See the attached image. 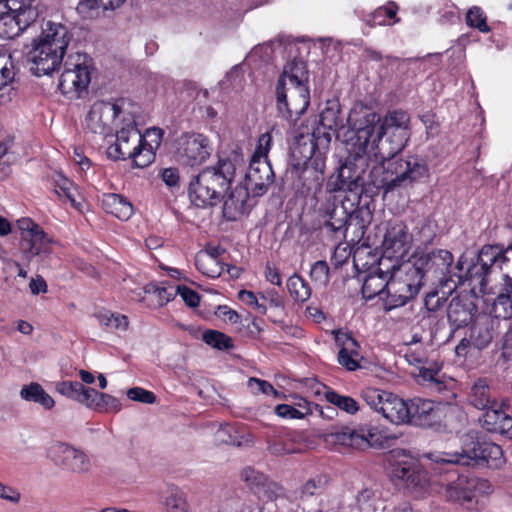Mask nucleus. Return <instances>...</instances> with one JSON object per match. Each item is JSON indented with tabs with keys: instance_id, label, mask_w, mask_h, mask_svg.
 Here are the masks:
<instances>
[{
	"instance_id": "nucleus-1",
	"label": "nucleus",
	"mask_w": 512,
	"mask_h": 512,
	"mask_svg": "<svg viewBox=\"0 0 512 512\" xmlns=\"http://www.w3.org/2000/svg\"><path fill=\"white\" fill-rule=\"evenodd\" d=\"M348 124L356 133V156L368 150L380 165L370 171V183L385 193L407 187L426 178L429 169L417 156L394 159L410 137V115L401 109L389 110L384 117L362 103L350 110Z\"/></svg>"
},
{
	"instance_id": "nucleus-2",
	"label": "nucleus",
	"mask_w": 512,
	"mask_h": 512,
	"mask_svg": "<svg viewBox=\"0 0 512 512\" xmlns=\"http://www.w3.org/2000/svg\"><path fill=\"white\" fill-rule=\"evenodd\" d=\"M65 55L33 39L31 48L26 53V61L35 76L51 75L64 63L60 76L59 89L70 99L79 98L91 81L89 59L85 54Z\"/></svg>"
},
{
	"instance_id": "nucleus-3",
	"label": "nucleus",
	"mask_w": 512,
	"mask_h": 512,
	"mask_svg": "<svg viewBox=\"0 0 512 512\" xmlns=\"http://www.w3.org/2000/svg\"><path fill=\"white\" fill-rule=\"evenodd\" d=\"M241 164L242 159L235 155L233 158L219 159L217 165L193 176L188 186L190 201L197 207L217 205L230 188Z\"/></svg>"
},
{
	"instance_id": "nucleus-4",
	"label": "nucleus",
	"mask_w": 512,
	"mask_h": 512,
	"mask_svg": "<svg viewBox=\"0 0 512 512\" xmlns=\"http://www.w3.org/2000/svg\"><path fill=\"white\" fill-rule=\"evenodd\" d=\"M308 75L304 62L288 63L276 85L277 109L283 118L296 121L305 113L310 103L307 86Z\"/></svg>"
},
{
	"instance_id": "nucleus-5",
	"label": "nucleus",
	"mask_w": 512,
	"mask_h": 512,
	"mask_svg": "<svg viewBox=\"0 0 512 512\" xmlns=\"http://www.w3.org/2000/svg\"><path fill=\"white\" fill-rule=\"evenodd\" d=\"M437 464L469 465L471 461H484L494 468L501 467L505 460L502 448L492 442H480L472 434L462 439L461 452L431 451L424 454Z\"/></svg>"
},
{
	"instance_id": "nucleus-6",
	"label": "nucleus",
	"mask_w": 512,
	"mask_h": 512,
	"mask_svg": "<svg viewBox=\"0 0 512 512\" xmlns=\"http://www.w3.org/2000/svg\"><path fill=\"white\" fill-rule=\"evenodd\" d=\"M122 127L116 129V140L107 148V156L112 160L132 159L135 166L144 168L155 159V153L137 129L131 118L122 119Z\"/></svg>"
},
{
	"instance_id": "nucleus-7",
	"label": "nucleus",
	"mask_w": 512,
	"mask_h": 512,
	"mask_svg": "<svg viewBox=\"0 0 512 512\" xmlns=\"http://www.w3.org/2000/svg\"><path fill=\"white\" fill-rule=\"evenodd\" d=\"M328 219L324 221L323 228L335 239H346L349 229L354 228L352 242L360 241L363 237L369 220L364 219L362 209L348 211L344 201L333 203L326 209Z\"/></svg>"
},
{
	"instance_id": "nucleus-8",
	"label": "nucleus",
	"mask_w": 512,
	"mask_h": 512,
	"mask_svg": "<svg viewBox=\"0 0 512 512\" xmlns=\"http://www.w3.org/2000/svg\"><path fill=\"white\" fill-rule=\"evenodd\" d=\"M395 268V265L392 266ZM422 276H417L416 270L409 265L397 270L388 279L385 304L388 310L402 307L412 300L422 287Z\"/></svg>"
},
{
	"instance_id": "nucleus-9",
	"label": "nucleus",
	"mask_w": 512,
	"mask_h": 512,
	"mask_svg": "<svg viewBox=\"0 0 512 512\" xmlns=\"http://www.w3.org/2000/svg\"><path fill=\"white\" fill-rule=\"evenodd\" d=\"M492 492L493 485L487 479L461 474L445 485L443 495L447 501L470 509L478 503V496Z\"/></svg>"
},
{
	"instance_id": "nucleus-10",
	"label": "nucleus",
	"mask_w": 512,
	"mask_h": 512,
	"mask_svg": "<svg viewBox=\"0 0 512 512\" xmlns=\"http://www.w3.org/2000/svg\"><path fill=\"white\" fill-rule=\"evenodd\" d=\"M361 398L373 410L394 424H404L409 421V404L396 394L366 387L361 391Z\"/></svg>"
},
{
	"instance_id": "nucleus-11",
	"label": "nucleus",
	"mask_w": 512,
	"mask_h": 512,
	"mask_svg": "<svg viewBox=\"0 0 512 512\" xmlns=\"http://www.w3.org/2000/svg\"><path fill=\"white\" fill-rule=\"evenodd\" d=\"M357 137L351 138L349 156L345 162L339 167L337 174L332 175L329 179V186L332 190H356L363 184L362 172L366 160L373 157V152L368 150L367 153L362 156H356L355 151L357 150Z\"/></svg>"
},
{
	"instance_id": "nucleus-12",
	"label": "nucleus",
	"mask_w": 512,
	"mask_h": 512,
	"mask_svg": "<svg viewBox=\"0 0 512 512\" xmlns=\"http://www.w3.org/2000/svg\"><path fill=\"white\" fill-rule=\"evenodd\" d=\"M453 260L450 251L438 249L417 256L409 267L416 270L417 276H422L423 284L425 278L442 283L451 277Z\"/></svg>"
},
{
	"instance_id": "nucleus-13",
	"label": "nucleus",
	"mask_w": 512,
	"mask_h": 512,
	"mask_svg": "<svg viewBox=\"0 0 512 512\" xmlns=\"http://www.w3.org/2000/svg\"><path fill=\"white\" fill-rule=\"evenodd\" d=\"M47 457L59 468L74 474H85L91 468L89 456L65 442H54L47 449Z\"/></svg>"
},
{
	"instance_id": "nucleus-14",
	"label": "nucleus",
	"mask_w": 512,
	"mask_h": 512,
	"mask_svg": "<svg viewBox=\"0 0 512 512\" xmlns=\"http://www.w3.org/2000/svg\"><path fill=\"white\" fill-rule=\"evenodd\" d=\"M122 114L121 107L117 103L97 101L91 107L86 116V127L93 134L106 138L113 135L117 128V118Z\"/></svg>"
},
{
	"instance_id": "nucleus-15",
	"label": "nucleus",
	"mask_w": 512,
	"mask_h": 512,
	"mask_svg": "<svg viewBox=\"0 0 512 512\" xmlns=\"http://www.w3.org/2000/svg\"><path fill=\"white\" fill-rule=\"evenodd\" d=\"M412 240V235L403 222H390L382 243L383 257L396 261L404 259L412 246Z\"/></svg>"
},
{
	"instance_id": "nucleus-16",
	"label": "nucleus",
	"mask_w": 512,
	"mask_h": 512,
	"mask_svg": "<svg viewBox=\"0 0 512 512\" xmlns=\"http://www.w3.org/2000/svg\"><path fill=\"white\" fill-rule=\"evenodd\" d=\"M177 152L183 163L200 165L210 156V141L202 134H184L178 139Z\"/></svg>"
},
{
	"instance_id": "nucleus-17",
	"label": "nucleus",
	"mask_w": 512,
	"mask_h": 512,
	"mask_svg": "<svg viewBox=\"0 0 512 512\" xmlns=\"http://www.w3.org/2000/svg\"><path fill=\"white\" fill-rule=\"evenodd\" d=\"M391 477L401 481L406 487L424 489L427 485V473L421 468L417 460L403 455L391 464Z\"/></svg>"
},
{
	"instance_id": "nucleus-18",
	"label": "nucleus",
	"mask_w": 512,
	"mask_h": 512,
	"mask_svg": "<svg viewBox=\"0 0 512 512\" xmlns=\"http://www.w3.org/2000/svg\"><path fill=\"white\" fill-rule=\"evenodd\" d=\"M274 172L268 159H251L245 174V186L253 197L264 195L274 182Z\"/></svg>"
},
{
	"instance_id": "nucleus-19",
	"label": "nucleus",
	"mask_w": 512,
	"mask_h": 512,
	"mask_svg": "<svg viewBox=\"0 0 512 512\" xmlns=\"http://www.w3.org/2000/svg\"><path fill=\"white\" fill-rule=\"evenodd\" d=\"M20 9L16 12L10 10L0 18V38L14 39L21 35L36 18L35 10L20 1Z\"/></svg>"
},
{
	"instance_id": "nucleus-20",
	"label": "nucleus",
	"mask_w": 512,
	"mask_h": 512,
	"mask_svg": "<svg viewBox=\"0 0 512 512\" xmlns=\"http://www.w3.org/2000/svg\"><path fill=\"white\" fill-rule=\"evenodd\" d=\"M53 244L54 240L43 229L36 230L34 234L20 239L19 252L21 260L24 264L29 265L36 256L45 258L52 253Z\"/></svg>"
},
{
	"instance_id": "nucleus-21",
	"label": "nucleus",
	"mask_w": 512,
	"mask_h": 512,
	"mask_svg": "<svg viewBox=\"0 0 512 512\" xmlns=\"http://www.w3.org/2000/svg\"><path fill=\"white\" fill-rule=\"evenodd\" d=\"M35 39L66 55L72 33L65 24L46 21L41 27L40 35Z\"/></svg>"
},
{
	"instance_id": "nucleus-22",
	"label": "nucleus",
	"mask_w": 512,
	"mask_h": 512,
	"mask_svg": "<svg viewBox=\"0 0 512 512\" xmlns=\"http://www.w3.org/2000/svg\"><path fill=\"white\" fill-rule=\"evenodd\" d=\"M504 406H506L505 402L500 405L496 402L484 409L480 422L487 431L512 438V417L503 410Z\"/></svg>"
},
{
	"instance_id": "nucleus-23",
	"label": "nucleus",
	"mask_w": 512,
	"mask_h": 512,
	"mask_svg": "<svg viewBox=\"0 0 512 512\" xmlns=\"http://www.w3.org/2000/svg\"><path fill=\"white\" fill-rule=\"evenodd\" d=\"M330 142V133L321 131L320 129H317L311 135L301 134L299 137H296V142L292 148V154L294 156L300 155L304 163L309 158L313 157L317 149L328 150Z\"/></svg>"
},
{
	"instance_id": "nucleus-24",
	"label": "nucleus",
	"mask_w": 512,
	"mask_h": 512,
	"mask_svg": "<svg viewBox=\"0 0 512 512\" xmlns=\"http://www.w3.org/2000/svg\"><path fill=\"white\" fill-rule=\"evenodd\" d=\"M409 421L418 426H431L438 418L434 402L427 399H414L409 403Z\"/></svg>"
},
{
	"instance_id": "nucleus-25",
	"label": "nucleus",
	"mask_w": 512,
	"mask_h": 512,
	"mask_svg": "<svg viewBox=\"0 0 512 512\" xmlns=\"http://www.w3.org/2000/svg\"><path fill=\"white\" fill-rule=\"evenodd\" d=\"M476 307L468 300L452 298L447 307L448 322L455 329L467 326L473 317Z\"/></svg>"
},
{
	"instance_id": "nucleus-26",
	"label": "nucleus",
	"mask_w": 512,
	"mask_h": 512,
	"mask_svg": "<svg viewBox=\"0 0 512 512\" xmlns=\"http://www.w3.org/2000/svg\"><path fill=\"white\" fill-rule=\"evenodd\" d=\"M268 450L272 455L284 456L299 452V446L295 441L294 433L289 430H279L269 436Z\"/></svg>"
},
{
	"instance_id": "nucleus-27",
	"label": "nucleus",
	"mask_w": 512,
	"mask_h": 512,
	"mask_svg": "<svg viewBox=\"0 0 512 512\" xmlns=\"http://www.w3.org/2000/svg\"><path fill=\"white\" fill-rule=\"evenodd\" d=\"M55 389L61 395L73 399L86 406H91L92 396L97 395L94 388H86L77 381H60L55 384Z\"/></svg>"
},
{
	"instance_id": "nucleus-28",
	"label": "nucleus",
	"mask_w": 512,
	"mask_h": 512,
	"mask_svg": "<svg viewBox=\"0 0 512 512\" xmlns=\"http://www.w3.org/2000/svg\"><path fill=\"white\" fill-rule=\"evenodd\" d=\"M251 191L244 185L236 186L227 199L224 200L223 214L227 219L233 220L237 216L244 213L246 203L249 199Z\"/></svg>"
},
{
	"instance_id": "nucleus-29",
	"label": "nucleus",
	"mask_w": 512,
	"mask_h": 512,
	"mask_svg": "<svg viewBox=\"0 0 512 512\" xmlns=\"http://www.w3.org/2000/svg\"><path fill=\"white\" fill-rule=\"evenodd\" d=\"M161 504L166 512H190L186 493L173 484L168 485L162 491Z\"/></svg>"
},
{
	"instance_id": "nucleus-30",
	"label": "nucleus",
	"mask_w": 512,
	"mask_h": 512,
	"mask_svg": "<svg viewBox=\"0 0 512 512\" xmlns=\"http://www.w3.org/2000/svg\"><path fill=\"white\" fill-rule=\"evenodd\" d=\"M493 311L498 318H512V276L503 275L501 289L494 300Z\"/></svg>"
},
{
	"instance_id": "nucleus-31",
	"label": "nucleus",
	"mask_w": 512,
	"mask_h": 512,
	"mask_svg": "<svg viewBox=\"0 0 512 512\" xmlns=\"http://www.w3.org/2000/svg\"><path fill=\"white\" fill-rule=\"evenodd\" d=\"M101 204L107 213L120 220H128L133 214L132 204L120 194H104Z\"/></svg>"
},
{
	"instance_id": "nucleus-32",
	"label": "nucleus",
	"mask_w": 512,
	"mask_h": 512,
	"mask_svg": "<svg viewBox=\"0 0 512 512\" xmlns=\"http://www.w3.org/2000/svg\"><path fill=\"white\" fill-rule=\"evenodd\" d=\"M327 441L349 447H360L367 439L350 427L336 428L327 435Z\"/></svg>"
},
{
	"instance_id": "nucleus-33",
	"label": "nucleus",
	"mask_w": 512,
	"mask_h": 512,
	"mask_svg": "<svg viewBox=\"0 0 512 512\" xmlns=\"http://www.w3.org/2000/svg\"><path fill=\"white\" fill-rule=\"evenodd\" d=\"M20 396L22 399L37 403L48 410L52 409L55 405L54 399L36 382L23 386Z\"/></svg>"
},
{
	"instance_id": "nucleus-34",
	"label": "nucleus",
	"mask_w": 512,
	"mask_h": 512,
	"mask_svg": "<svg viewBox=\"0 0 512 512\" xmlns=\"http://www.w3.org/2000/svg\"><path fill=\"white\" fill-rule=\"evenodd\" d=\"M470 403L477 409H486L496 403L490 394V388L486 379L479 378L471 387L469 394Z\"/></svg>"
},
{
	"instance_id": "nucleus-35",
	"label": "nucleus",
	"mask_w": 512,
	"mask_h": 512,
	"mask_svg": "<svg viewBox=\"0 0 512 512\" xmlns=\"http://www.w3.org/2000/svg\"><path fill=\"white\" fill-rule=\"evenodd\" d=\"M387 273H370L368 274L362 285V294L366 299H373L374 297L386 294L387 290Z\"/></svg>"
},
{
	"instance_id": "nucleus-36",
	"label": "nucleus",
	"mask_w": 512,
	"mask_h": 512,
	"mask_svg": "<svg viewBox=\"0 0 512 512\" xmlns=\"http://www.w3.org/2000/svg\"><path fill=\"white\" fill-rule=\"evenodd\" d=\"M304 402V411L301 409H296V407H293L288 404H279L275 407V413L282 417V418H288V419H302L306 415L314 414V412H319L323 415V407L313 403L308 402L307 400H303Z\"/></svg>"
},
{
	"instance_id": "nucleus-37",
	"label": "nucleus",
	"mask_w": 512,
	"mask_h": 512,
	"mask_svg": "<svg viewBox=\"0 0 512 512\" xmlns=\"http://www.w3.org/2000/svg\"><path fill=\"white\" fill-rule=\"evenodd\" d=\"M320 124L324 129L337 131L343 127L340 117V104L337 101H328L320 114Z\"/></svg>"
},
{
	"instance_id": "nucleus-38",
	"label": "nucleus",
	"mask_w": 512,
	"mask_h": 512,
	"mask_svg": "<svg viewBox=\"0 0 512 512\" xmlns=\"http://www.w3.org/2000/svg\"><path fill=\"white\" fill-rule=\"evenodd\" d=\"M197 269L211 278H218L225 271V263L222 260H215L206 254H197L195 257Z\"/></svg>"
},
{
	"instance_id": "nucleus-39",
	"label": "nucleus",
	"mask_w": 512,
	"mask_h": 512,
	"mask_svg": "<svg viewBox=\"0 0 512 512\" xmlns=\"http://www.w3.org/2000/svg\"><path fill=\"white\" fill-rule=\"evenodd\" d=\"M398 6L394 2H389L386 6L375 9L368 14L364 21L369 27L386 25L389 19L396 17Z\"/></svg>"
},
{
	"instance_id": "nucleus-40",
	"label": "nucleus",
	"mask_w": 512,
	"mask_h": 512,
	"mask_svg": "<svg viewBox=\"0 0 512 512\" xmlns=\"http://www.w3.org/2000/svg\"><path fill=\"white\" fill-rule=\"evenodd\" d=\"M287 289L290 296L297 302L303 303L311 296L309 283L296 273L288 278Z\"/></svg>"
},
{
	"instance_id": "nucleus-41",
	"label": "nucleus",
	"mask_w": 512,
	"mask_h": 512,
	"mask_svg": "<svg viewBox=\"0 0 512 512\" xmlns=\"http://www.w3.org/2000/svg\"><path fill=\"white\" fill-rule=\"evenodd\" d=\"M333 334L335 343L339 347V352L347 353L352 356H357V354H360V344L352 336L351 332L334 330Z\"/></svg>"
},
{
	"instance_id": "nucleus-42",
	"label": "nucleus",
	"mask_w": 512,
	"mask_h": 512,
	"mask_svg": "<svg viewBox=\"0 0 512 512\" xmlns=\"http://www.w3.org/2000/svg\"><path fill=\"white\" fill-rule=\"evenodd\" d=\"M242 480L246 483L248 488L258 495L265 484L269 481V478L264 473L255 470L251 467H246L241 473Z\"/></svg>"
},
{
	"instance_id": "nucleus-43",
	"label": "nucleus",
	"mask_w": 512,
	"mask_h": 512,
	"mask_svg": "<svg viewBox=\"0 0 512 512\" xmlns=\"http://www.w3.org/2000/svg\"><path fill=\"white\" fill-rule=\"evenodd\" d=\"M325 398L330 404L349 414H355L359 410L357 401L350 396L340 395L333 390H327Z\"/></svg>"
},
{
	"instance_id": "nucleus-44",
	"label": "nucleus",
	"mask_w": 512,
	"mask_h": 512,
	"mask_svg": "<svg viewBox=\"0 0 512 512\" xmlns=\"http://www.w3.org/2000/svg\"><path fill=\"white\" fill-rule=\"evenodd\" d=\"M327 150L317 149L313 155V157L309 158L306 162H304V168L302 173L305 174H313L314 179L316 181L320 180V176L323 175L325 169V154Z\"/></svg>"
},
{
	"instance_id": "nucleus-45",
	"label": "nucleus",
	"mask_w": 512,
	"mask_h": 512,
	"mask_svg": "<svg viewBox=\"0 0 512 512\" xmlns=\"http://www.w3.org/2000/svg\"><path fill=\"white\" fill-rule=\"evenodd\" d=\"M202 339L207 345L219 350H229L233 348L232 338L216 330L205 331L202 335Z\"/></svg>"
},
{
	"instance_id": "nucleus-46",
	"label": "nucleus",
	"mask_w": 512,
	"mask_h": 512,
	"mask_svg": "<svg viewBox=\"0 0 512 512\" xmlns=\"http://www.w3.org/2000/svg\"><path fill=\"white\" fill-rule=\"evenodd\" d=\"M466 24L482 33L490 32L487 24V16L479 6H472L466 13Z\"/></svg>"
},
{
	"instance_id": "nucleus-47",
	"label": "nucleus",
	"mask_w": 512,
	"mask_h": 512,
	"mask_svg": "<svg viewBox=\"0 0 512 512\" xmlns=\"http://www.w3.org/2000/svg\"><path fill=\"white\" fill-rule=\"evenodd\" d=\"M501 254V246L484 245L477 255V261L491 272L493 266H498V257Z\"/></svg>"
},
{
	"instance_id": "nucleus-48",
	"label": "nucleus",
	"mask_w": 512,
	"mask_h": 512,
	"mask_svg": "<svg viewBox=\"0 0 512 512\" xmlns=\"http://www.w3.org/2000/svg\"><path fill=\"white\" fill-rule=\"evenodd\" d=\"M472 344L477 349H484L492 341V332L486 324H475L470 329Z\"/></svg>"
},
{
	"instance_id": "nucleus-49",
	"label": "nucleus",
	"mask_w": 512,
	"mask_h": 512,
	"mask_svg": "<svg viewBox=\"0 0 512 512\" xmlns=\"http://www.w3.org/2000/svg\"><path fill=\"white\" fill-rule=\"evenodd\" d=\"M490 273L485 267H483L477 260L473 262L466 271V279L478 285L481 292H484L487 281L486 276Z\"/></svg>"
},
{
	"instance_id": "nucleus-50",
	"label": "nucleus",
	"mask_w": 512,
	"mask_h": 512,
	"mask_svg": "<svg viewBox=\"0 0 512 512\" xmlns=\"http://www.w3.org/2000/svg\"><path fill=\"white\" fill-rule=\"evenodd\" d=\"M257 496L260 499L275 502L281 499H285L286 492L282 485L269 479V481L263 487V490H261Z\"/></svg>"
},
{
	"instance_id": "nucleus-51",
	"label": "nucleus",
	"mask_w": 512,
	"mask_h": 512,
	"mask_svg": "<svg viewBox=\"0 0 512 512\" xmlns=\"http://www.w3.org/2000/svg\"><path fill=\"white\" fill-rule=\"evenodd\" d=\"M216 439L217 441L228 445H242V437L239 436L236 428L229 424L220 426V428L216 431Z\"/></svg>"
},
{
	"instance_id": "nucleus-52",
	"label": "nucleus",
	"mask_w": 512,
	"mask_h": 512,
	"mask_svg": "<svg viewBox=\"0 0 512 512\" xmlns=\"http://www.w3.org/2000/svg\"><path fill=\"white\" fill-rule=\"evenodd\" d=\"M92 405L97 408H105L106 411L118 412L121 409V404L117 398L98 391L96 396H92L91 406Z\"/></svg>"
},
{
	"instance_id": "nucleus-53",
	"label": "nucleus",
	"mask_w": 512,
	"mask_h": 512,
	"mask_svg": "<svg viewBox=\"0 0 512 512\" xmlns=\"http://www.w3.org/2000/svg\"><path fill=\"white\" fill-rule=\"evenodd\" d=\"M101 2V0H81L76 7V11L83 19H94L100 13Z\"/></svg>"
},
{
	"instance_id": "nucleus-54",
	"label": "nucleus",
	"mask_w": 512,
	"mask_h": 512,
	"mask_svg": "<svg viewBox=\"0 0 512 512\" xmlns=\"http://www.w3.org/2000/svg\"><path fill=\"white\" fill-rule=\"evenodd\" d=\"M101 324L110 329L125 331L128 327V319L125 315L103 313L99 315Z\"/></svg>"
},
{
	"instance_id": "nucleus-55",
	"label": "nucleus",
	"mask_w": 512,
	"mask_h": 512,
	"mask_svg": "<svg viewBox=\"0 0 512 512\" xmlns=\"http://www.w3.org/2000/svg\"><path fill=\"white\" fill-rule=\"evenodd\" d=\"M325 484L326 480L321 476L308 479L300 487V497L306 498L321 493L324 489Z\"/></svg>"
},
{
	"instance_id": "nucleus-56",
	"label": "nucleus",
	"mask_w": 512,
	"mask_h": 512,
	"mask_svg": "<svg viewBox=\"0 0 512 512\" xmlns=\"http://www.w3.org/2000/svg\"><path fill=\"white\" fill-rule=\"evenodd\" d=\"M330 268L326 261L319 260L315 262L310 270V277L320 285H327L329 282Z\"/></svg>"
},
{
	"instance_id": "nucleus-57",
	"label": "nucleus",
	"mask_w": 512,
	"mask_h": 512,
	"mask_svg": "<svg viewBox=\"0 0 512 512\" xmlns=\"http://www.w3.org/2000/svg\"><path fill=\"white\" fill-rule=\"evenodd\" d=\"M359 512H375L374 492L370 489H363L356 498Z\"/></svg>"
},
{
	"instance_id": "nucleus-58",
	"label": "nucleus",
	"mask_w": 512,
	"mask_h": 512,
	"mask_svg": "<svg viewBox=\"0 0 512 512\" xmlns=\"http://www.w3.org/2000/svg\"><path fill=\"white\" fill-rule=\"evenodd\" d=\"M272 145V136L269 132L263 133L258 139L256 149L251 159H268V153Z\"/></svg>"
},
{
	"instance_id": "nucleus-59",
	"label": "nucleus",
	"mask_w": 512,
	"mask_h": 512,
	"mask_svg": "<svg viewBox=\"0 0 512 512\" xmlns=\"http://www.w3.org/2000/svg\"><path fill=\"white\" fill-rule=\"evenodd\" d=\"M127 397L130 400L138 401L145 404H153L156 401V396L154 395L153 392L141 387H133L128 389Z\"/></svg>"
},
{
	"instance_id": "nucleus-60",
	"label": "nucleus",
	"mask_w": 512,
	"mask_h": 512,
	"mask_svg": "<svg viewBox=\"0 0 512 512\" xmlns=\"http://www.w3.org/2000/svg\"><path fill=\"white\" fill-rule=\"evenodd\" d=\"M248 386L254 393L261 392L265 395H273L275 398L280 397V393L267 381L258 378H250Z\"/></svg>"
},
{
	"instance_id": "nucleus-61",
	"label": "nucleus",
	"mask_w": 512,
	"mask_h": 512,
	"mask_svg": "<svg viewBox=\"0 0 512 512\" xmlns=\"http://www.w3.org/2000/svg\"><path fill=\"white\" fill-rule=\"evenodd\" d=\"M363 357L360 354L352 356L347 353L338 352V363L348 371H356L361 367Z\"/></svg>"
},
{
	"instance_id": "nucleus-62",
	"label": "nucleus",
	"mask_w": 512,
	"mask_h": 512,
	"mask_svg": "<svg viewBox=\"0 0 512 512\" xmlns=\"http://www.w3.org/2000/svg\"><path fill=\"white\" fill-rule=\"evenodd\" d=\"M0 499L16 505L21 500V493L17 488L0 481Z\"/></svg>"
},
{
	"instance_id": "nucleus-63",
	"label": "nucleus",
	"mask_w": 512,
	"mask_h": 512,
	"mask_svg": "<svg viewBox=\"0 0 512 512\" xmlns=\"http://www.w3.org/2000/svg\"><path fill=\"white\" fill-rule=\"evenodd\" d=\"M153 292L159 298V304L164 305L173 300L179 292L178 286L170 285L168 287H154Z\"/></svg>"
},
{
	"instance_id": "nucleus-64",
	"label": "nucleus",
	"mask_w": 512,
	"mask_h": 512,
	"mask_svg": "<svg viewBox=\"0 0 512 512\" xmlns=\"http://www.w3.org/2000/svg\"><path fill=\"white\" fill-rule=\"evenodd\" d=\"M178 288V295L181 296L182 300L185 302L187 306L194 308L199 305L200 296L196 291L190 289L185 285H178Z\"/></svg>"
}]
</instances>
